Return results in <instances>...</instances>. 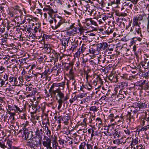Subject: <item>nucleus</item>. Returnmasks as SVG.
<instances>
[{"label":"nucleus","instance_id":"4","mask_svg":"<svg viewBox=\"0 0 149 149\" xmlns=\"http://www.w3.org/2000/svg\"><path fill=\"white\" fill-rule=\"evenodd\" d=\"M42 143L43 146L46 147L47 149H52L51 146L52 139L50 137L44 135L43 140Z\"/></svg>","mask_w":149,"mask_h":149},{"label":"nucleus","instance_id":"40","mask_svg":"<svg viewBox=\"0 0 149 149\" xmlns=\"http://www.w3.org/2000/svg\"><path fill=\"white\" fill-rule=\"evenodd\" d=\"M52 71H50V69L48 68L47 69H46L45 71L42 73V74L44 76V77H46L47 74H49L51 73Z\"/></svg>","mask_w":149,"mask_h":149},{"label":"nucleus","instance_id":"19","mask_svg":"<svg viewBox=\"0 0 149 149\" xmlns=\"http://www.w3.org/2000/svg\"><path fill=\"white\" fill-rule=\"evenodd\" d=\"M139 21L138 18H137V16L134 17L133 19L132 25L133 26H140V25L141 24V23L140 22H139Z\"/></svg>","mask_w":149,"mask_h":149},{"label":"nucleus","instance_id":"54","mask_svg":"<svg viewBox=\"0 0 149 149\" xmlns=\"http://www.w3.org/2000/svg\"><path fill=\"white\" fill-rule=\"evenodd\" d=\"M127 120H129L130 121V119L131 118L133 117V116H131V113L130 112H128L127 113V114L126 116Z\"/></svg>","mask_w":149,"mask_h":149},{"label":"nucleus","instance_id":"41","mask_svg":"<svg viewBox=\"0 0 149 149\" xmlns=\"http://www.w3.org/2000/svg\"><path fill=\"white\" fill-rule=\"evenodd\" d=\"M88 59H84V58H82V61L81 64V67H85L86 65V63L88 61Z\"/></svg>","mask_w":149,"mask_h":149},{"label":"nucleus","instance_id":"8","mask_svg":"<svg viewBox=\"0 0 149 149\" xmlns=\"http://www.w3.org/2000/svg\"><path fill=\"white\" fill-rule=\"evenodd\" d=\"M53 55L51 57L50 62H52V60H54V62H56L58 60L60 54L57 52L55 50H53L52 51Z\"/></svg>","mask_w":149,"mask_h":149},{"label":"nucleus","instance_id":"21","mask_svg":"<svg viewBox=\"0 0 149 149\" xmlns=\"http://www.w3.org/2000/svg\"><path fill=\"white\" fill-rule=\"evenodd\" d=\"M95 80H96V81H97L99 84L98 87H101V85L103 84V81L100 75H97Z\"/></svg>","mask_w":149,"mask_h":149},{"label":"nucleus","instance_id":"37","mask_svg":"<svg viewBox=\"0 0 149 149\" xmlns=\"http://www.w3.org/2000/svg\"><path fill=\"white\" fill-rule=\"evenodd\" d=\"M86 143L85 142H83L81 143L79 146V149H85L86 148Z\"/></svg>","mask_w":149,"mask_h":149},{"label":"nucleus","instance_id":"12","mask_svg":"<svg viewBox=\"0 0 149 149\" xmlns=\"http://www.w3.org/2000/svg\"><path fill=\"white\" fill-rule=\"evenodd\" d=\"M108 46V44L106 42H102L98 44L97 47L99 48V50H104L107 48Z\"/></svg>","mask_w":149,"mask_h":149},{"label":"nucleus","instance_id":"48","mask_svg":"<svg viewBox=\"0 0 149 149\" xmlns=\"http://www.w3.org/2000/svg\"><path fill=\"white\" fill-rule=\"evenodd\" d=\"M93 96V94H91L90 95L86 97L85 98L86 102H88L89 101H90L91 100H92V97Z\"/></svg>","mask_w":149,"mask_h":149},{"label":"nucleus","instance_id":"32","mask_svg":"<svg viewBox=\"0 0 149 149\" xmlns=\"http://www.w3.org/2000/svg\"><path fill=\"white\" fill-rule=\"evenodd\" d=\"M69 117L68 116H64L62 118V120L64 123L66 125H67L68 123Z\"/></svg>","mask_w":149,"mask_h":149},{"label":"nucleus","instance_id":"42","mask_svg":"<svg viewBox=\"0 0 149 149\" xmlns=\"http://www.w3.org/2000/svg\"><path fill=\"white\" fill-rule=\"evenodd\" d=\"M85 22L87 26H91V19L86 18L85 19Z\"/></svg>","mask_w":149,"mask_h":149},{"label":"nucleus","instance_id":"31","mask_svg":"<svg viewBox=\"0 0 149 149\" xmlns=\"http://www.w3.org/2000/svg\"><path fill=\"white\" fill-rule=\"evenodd\" d=\"M43 133H40L37 132H35L36 136H34L35 138H37V139H40L42 141V134Z\"/></svg>","mask_w":149,"mask_h":149},{"label":"nucleus","instance_id":"10","mask_svg":"<svg viewBox=\"0 0 149 149\" xmlns=\"http://www.w3.org/2000/svg\"><path fill=\"white\" fill-rule=\"evenodd\" d=\"M99 48L97 47H92L89 49V52L93 55H97L99 52Z\"/></svg>","mask_w":149,"mask_h":149},{"label":"nucleus","instance_id":"23","mask_svg":"<svg viewBox=\"0 0 149 149\" xmlns=\"http://www.w3.org/2000/svg\"><path fill=\"white\" fill-rule=\"evenodd\" d=\"M17 80V78L15 77H13L9 76L8 77V81L10 83H13L12 84H13V85L16 84Z\"/></svg>","mask_w":149,"mask_h":149},{"label":"nucleus","instance_id":"36","mask_svg":"<svg viewBox=\"0 0 149 149\" xmlns=\"http://www.w3.org/2000/svg\"><path fill=\"white\" fill-rule=\"evenodd\" d=\"M141 39V37H139L138 38H134L131 40V42L133 44L135 43V42L137 40L139 41H140Z\"/></svg>","mask_w":149,"mask_h":149},{"label":"nucleus","instance_id":"39","mask_svg":"<svg viewBox=\"0 0 149 149\" xmlns=\"http://www.w3.org/2000/svg\"><path fill=\"white\" fill-rule=\"evenodd\" d=\"M7 144H8V147H7V148L8 149H11V148H12L13 142L11 141L10 140L8 139L7 141Z\"/></svg>","mask_w":149,"mask_h":149},{"label":"nucleus","instance_id":"18","mask_svg":"<svg viewBox=\"0 0 149 149\" xmlns=\"http://www.w3.org/2000/svg\"><path fill=\"white\" fill-rule=\"evenodd\" d=\"M113 29L111 26H109L108 27L105 28V30L104 31L103 33L106 34V35H108L112 33L113 31Z\"/></svg>","mask_w":149,"mask_h":149},{"label":"nucleus","instance_id":"38","mask_svg":"<svg viewBox=\"0 0 149 149\" xmlns=\"http://www.w3.org/2000/svg\"><path fill=\"white\" fill-rule=\"evenodd\" d=\"M95 121L96 122V125L98 124V126H101L102 125V121L100 118H97L95 119Z\"/></svg>","mask_w":149,"mask_h":149},{"label":"nucleus","instance_id":"14","mask_svg":"<svg viewBox=\"0 0 149 149\" xmlns=\"http://www.w3.org/2000/svg\"><path fill=\"white\" fill-rule=\"evenodd\" d=\"M114 128L110 125H109L107 129V134H106V136H111L113 134V131H114Z\"/></svg>","mask_w":149,"mask_h":149},{"label":"nucleus","instance_id":"5","mask_svg":"<svg viewBox=\"0 0 149 149\" xmlns=\"http://www.w3.org/2000/svg\"><path fill=\"white\" fill-rule=\"evenodd\" d=\"M55 92L52 94V96L55 97L56 100H58V96L59 98L63 99L64 98V94L61 91L59 88L55 90Z\"/></svg>","mask_w":149,"mask_h":149},{"label":"nucleus","instance_id":"30","mask_svg":"<svg viewBox=\"0 0 149 149\" xmlns=\"http://www.w3.org/2000/svg\"><path fill=\"white\" fill-rule=\"evenodd\" d=\"M120 86L121 85L120 83L117 86V87H116L114 89V92L113 93L114 94L116 95L118 93V91L120 90V89H123Z\"/></svg>","mask_w":149,"mask_h":149},{"label":"nucleus","instance_id":"52","mask_svg":"<svg viewBox=\"0 0 149 149\" xmlns=\"http://www.w3.org/2000/svg\"><path fill=\"white\" fill-rule=\"evenodd\" d=\"M149 128V125H147L146 126H145L144 127H142L141 129H139V132L141 131H146Z\"/></svg>","mask_w":149,"mask_h":149},{"label":"nucleus","instance_id":"7","mask_svg":"<svg viewBox=\"0 0 149 149\" xmlns=\"http://www.w3.org/2000/svg\"><path fill=\"white\" fill-rule=\"evenodd\" d=\"M43 10L44 11L47 12V13L51 18H53V14L56 13L58 12L57 11H54L52 8L49 5L43 8Z\"/></svg>","mask_w":149,"mask_h":149},{"label":"nucleus","instance_id":"51","mask_svg":"<svg viewBox=\"0 0 149 149\" xmlns=\"http://www.w3.org/2000/svg\"><path fill=\"white\" fill-rule=\"evenodd\" d=\"M44 91L45 93L46 97H50V96H51V97H52V94L51 92L49 93H49H48V92H47V90L46 89H45Z\"/></svg>","mask_w":149,"mask_h":149},{"label":"nucleus","instance_id":"63","mask_svg":"<svg viewBox=\"0 0 149 149\" xmlns=\"http://www.w3.org/2000/svg\"><path fill=\"white\" fill-rule=\"evenodd\" d=\"M120 0H114L113 1L111 2V5L115 4L118 5L120 4Z\"/></svg>","mask_w":149,"mask_h":149},{"label":"nucleus","instance_id":"60","mask_svg":"<svg viewBox=\"0 0 149 149\" xmlns=\"http://www.w3.org/2000/svg\"><path fill=\"white\" fill-rule=\"evenodd\" d=\"M85 94L84 93H81L79 94L78 95L76 96L78 100H79V98H82L84 97L85 96Z\"/></svg>","mask_w":149,"mask_h":149},{"label":"nucleus","instance_id":"43","mask_svg":"<svg viewBox=\"0 0 149 149\" xmlns=\"http://www.w3.org/2000/svg\"><path fill=\"white\" fill-rule=\"evenodd\" d=\"M32 76L31 74H30L28 75H24V78L26 81H30L31 79L32 78Z\"/></svg>","mask_w":149,"mask_h":149},{"label":"nucleus","instance_id":"11","mask_svg":"<svg viewBox=\"0 0 149 149\" xmlns=\"http://www.w3.org/2000/svg\"><path fill=\"white\" fill-rule=\"evenodd\" d=\"M118 76L117 75L111 74L109 75L107 78L111 82H116L118 81Z\"/></svg>","mask_w":149,"mask_h":149},{"label":"nucleus","instance_id":"56","mask_svg":"<svg viewBox=\"0 0 149 149\" xmlns=\"http://www.w3.org/2000/svg\"><path fill=\"white\" fill-rule=\"evenodd\" d=\"M129 138H130V139H131V137L130 138L129 137H128L126 139V140L125 141H123V139H118L119 144H122V143H126V141H127V140Z\"/></svg>","mask_w":149,"mask_h":149},{"label":"nucleus","instance_id":"2","mask_svg":"<svg viewBox=\"0 0 149 149\" xmlns=\"http://www.w3.org/2000/svg\"><path fill=\"white\" fill-rule=\"evenodd\" d=\"M56 16L57 14H55L53 15V18H51L53 19L54 22V25L51 26L52 28L54 30L56 29L61 27L64 23V19L61 20L59 19L56 18Z\"/></svg>","mask_w":149,"mask_h":149},{"label":"nucleus","instance_id":"22","mask_svg":"<svg viewBox=\"0 0 149 149\" xmlns=\"http://www.w3.org/2000/svg\"><path fill=\"white\" fill-rule=\"evenodd\" d=\"M62 85V84L60 83L58 84H53L51 86L50 88L49 89V93L51 92L52 94L54 92H55V90L54 88L56 86H60Z\"/></svg>","mask_w":149,"mask_h":149},{"label":"nucleus","instance_id":"17","mask_svg":"<svg viewBox=\"0 0 149 149\" xmlns=\"http://www.w3.org/2000/svg\"><path fill=\"white\" fill-rule=\"evenodd\" d=\"M78 41L77 40L71 42V46L69 49L72 51H73L74 49H76V47L78 45Z\"/></svg>","mask_w":149,"mask_h":149},{"label":"nucleus","instance_id":"15","mask_svg":"<svg viewBox=\"0 0 149 149\" xmlns=\"http://www.w3.org/2000/svg\"><path fill=\"white\" fill-rule=\"evenodd\" d=\"M70 39V38H63L61 39L60 41L62 45L64 46L65 48L66 47V46H68V44Z\"/></svg>","mask_w":149,"mask_h":149},{"label":"nucleus","instance_id":"3","mask_svg":"<svg viewBox=\"0 0 149 149\" xmlns=\"http://www.w3.org/2000/svg\"><path fill=\"white\" fill-rule=\"evenodd\" d=\"M22 137L23 139L28 141L31 140L33 137V132L31 131H29L25 128H24L22 130Z\"/></svg>","mask_w":149,"mask_h":149},{"label":"nucleus","instance_id":"53","mask_svg":"<svg viewBox=\"0 0 149 149\" xmlns=\"http://www.w3.org/2000/svg\"><path fill=\"white\" fill-rule=\"evenodd\" d=\"M89 63L94 68L96 67V65L95 62L93 60H91L89 61Z\"/></svg>","mask_w":149,"mask_h":149},{"label":"nucleus","instance_id":"57","mask_svg":"<svg viewBox=\"0 0 149 149\" xmlns=\"http://www.w3.org/2000/svg\"><path fill=\"white\" fill-rule=\"evenodd\" d=\"M146 83V80H143V81H141L140 82H139V85L141 87H143V85L145 84Z\"/></svg>","mask_w":149,"mask_h":149},{"label":"nucleus","instance_id":"9","mask_svg":"<svg viewBox=\"0 0 149 149\" xmlns=\"http://www.w3.org/2000/svg\"><path fill=\"white\" fill-rule=\"evenodd\" d=\"M27 145L31 149H37L38 147L34 142L33 139H31V140L28 141L27 142Z\"/></svg>","mask_w":149,"mask_h":149},{"label":"nucleus","instance_id":"35","mask_svg":"<svg viewBox=\"0 0 149 149\" xmlns=\"http://www.w3.org/2000/svg\"><path fill=\"white\" fill-rule=\"evenodd\" d=\"M120 133L118 130H117L115 129L114 130V132H113V134L112 135L115 138L119 137L120 136Z\"/></svg>","mask_w":149,"mask_h":149},{"label":"nucleus","instance_id":"49","mask_svg":"<svg viewBox=\"0 0 149 149\" xmlns=\"http://www.w3.org/2000/svg\"><path fill=\"white\" fill-rule=\"evenodd\" d=\"M98 60L99 62H100L104 63L105 60V58L104 57L102 56L98 58Z\"/></svg>","mask_w":149,"mask_h":149},{"label":"nucleus","instance_id":"24","mask_svg":"<svg viewBox=\"0 0 149 149\" xmlns=\"http://www.w3.org/2000/svg\"><path fill=\"white\" fill-rule=\"evenodd\" d=\"M28 107L29 108V111H30L31 113H36L35 104H31L29 105Z\"/></svg>","mask_w":149,"mask_h":149},{"label":"nucleus","instance_id":"55","mask_svg":"<svg viewBox=\"0 0 149 149\" xmlns=\"http://www.w3.org/2000/svg\"><path fill=\"white\" fill-rule=\"evenodd\" d=\"M35 106L36 113L37 112L40 111V105H38V104H35Z\"/></svg>","mask_w":149,"mask_h":149},{"label":"nucleus","instance_id":"20","mask_svg":"<svg viewBox=\"0 0 149 149\" xmlns=\"http://www.w3.org/2000/svg\"><path fill=\"white\" fill-rule=\"evenodd\" d=\"M114 13L116 15L119 17L122 16L124 17L127 15V14L126 13L121 12L118 10H115L114 11Z\"/></svg>","mask_w":149,"mask_h":149},{"label":"nucleus","instance_id":"64","mask_svg":"<svg viewBox=\"0 0 149 149\" xmlns=\"http://www.w3.org/2000/svg\"><path fill=\"white\" fill-rule=\"evenodd\" d=\"M26 114L23 113V114L19 116V118L24 120H26Z\"/></svg>","mask_w":149,"mask_h":149},{"label":"nucleus","instance_id":"45","mask_svg":"<svg viewBox=\"0 0 149 149\" xmlns=\"http://www.w3.org/2000/svg\"><path fill=\"white\" fill-rule=\"evenodd\" d=\"M89 109L90 111L97 112L98 110V108L95 106H94L91 107Z\"/></svg>","mask_w":149,"mask_h":149},{"label":"nucleus","instance_id":"47","mask_svg":"<svg viewBox=\"0 0 149 149\" xmlns=\"http://www.w3.org/2000/svg\"><path fill=\"white\" fill-rule=\"evenodd\" d=\"M121 85V86L122 88H126L127 86V82H122L120 83Z\"/></svg>","mask_w":149,"mask_h":149},{"label":"nucleus","instance_id":"44","mask_svg":"<svg viewBox=\"0 0 149 149\" xmlns=\"http://www.w3.org/2000/svg\"><path fill=\"white\" fill-rule=\"evenodd\" d=\"M88 122L89 123L91 124L94 123L95 118L94 116H91L88 119Z\"/></svg>","mask_w":149,"mask_h":149},{"label":"nucleus","instance_id":"46","mask_svg":"<svg viewBox=\"0 0 149 149\" xmlns=\"http://www.w3.org/2000/svg\"><path fill=\"white\" fill-rule=\"evenodd\" d=\"M86 148L87 149H94L93 146V143L91 144L86 143Z\"/></svg>","mask_w":149,"mask_h":149},{"label":"nucleus","instance_id":"25","mask_svg":"<svg viewBox=\"0 0 149 149\" xmlns=\"http://www.w3.org/2000/svg\"><path fill=\"white\" fill-rule=\"evenodd\" d=\"M32 139H33L34 142L36 143V144L38 147H40L41 146L42 141L34 136L32 138Z\"/></svg>","mask_w":149,"mask_h":149},{"label":"nucleus","instance_id":"34","mask_svg":"<svg viewBox=\"0 0 149 149\" xmlns=\"http://www.w3.org/2000/svg\"><path fill=\"white\" fill-rule=\"evenodd\" d=\"M146 15L145 14H140L137 18H138V19L139 21H142L145 20L146 19Z\"/></svg>","mask_w":149,"mask_h":149},{"label":"nucleus","instance_id":"1","mask_svg":"<svg viewBox=\"0 0 149 149\" xmlns=\"http://www.w3.org/2000/svg\"><path fill=\"white\" fill-rule=\"evenodd\" d=\"M138 110L140 113H144L147 107V104L145 103L140 102H136L134 103L132 106Z\"/></svg>","mask_w":149,"mask_h":149},{"label":"nucleus","instance_id":"26","mask_svg":"<svg viewBox=\"0 0 149 149\" xmlns=\"http://www.w3.org/2000/svg\"><path fill=\"white\" fill-rule=\"evenodd\" d=\"M44 127H45L44 130L46 134L48 137H50L51 134V130L49 129L48 127L47 126L46 124H45V125Z\"/></svg>","mask_w":149,"mask_h":149},{"label":"nucleus","instance_id":"58","mask_svg":"<svg viewBox=\"0 0 149 149\" xmlns=\"http://www.w3.org/2000/svg\"><path fill=\"white\" fill-rule=\"evenodd\" d=\"M142 76L143 77L146 78L149 76V71L145 72L142 73Z\"/></svg>","mask_w":149,"mask_h":149},{"label":"nucleus","instance_id":"13","mask_svg":"<svg viewBox=\"0 0 149 149\" xmlns=\"http://www.w3.org/2000/svg\"><path fill=\"white\" fill-rule=\"evenodd\" d=\"M13 108L10 109V111L14 110L15 112L17 113L18 114H19L20 113H22L23 112L24 110L23 108H20L15 105H14Z\"/></svg>","mask_w":149,"mask_h":149},{"label":"nucleus","instance_id":"59","mask_svg":"<svg viewBox=\"0 0 149 149\" xmlns=\"http://www.w3.org/2000/svg\"><path fill=\"white\" fill-rule=\"evenodd\" d=\"M133 114L132 116L133 117V116H136L137 117L138 115V112H139L138 111V110H137L136 109L135 110L133 111Z\"/></svg>","mask_w":149,"mask_h":149},{"label":"nucleus","instance_id":"50","mask_svg":"<svg viewBox=\"0 0 149 149\" xmlns=\"http://www.w3.org/2000/svg\"><path fill=\"white\" fill-rule=\"evenodd\" d=\"M37 26H36L34 29L33 32L34 33H36L39 31V33H40V29L39 28V26L36 25Z\"/></svg>","mask_w":149,"mask_h":149},{"label":"nucleus","instance_id":"61","mask_svg":"<svg viewBox=\"0 0 149 149\" xmlns=\"http://www.w3.org/2000/svg\"><path fill=\"white\" fill-rule=\"evenodd\" d=\"M84 87L85 88H87L88 90H90L92 88V86L88 83L87 85H86Z\"/></svg>","mask_w":149,"mask_h":149},{"label":"nucleus","instance_id":"28","mask_svg":"<svg viewBox=\"0 0 149 149\" xmlns=\"http://www.w3.org/2000/svg\"><path fill=\"white\" fill-rule=\"evenodd\" d=\"M135 30L137 33L138 35H139L140 37L142 38V35L141 33V28L140 27V26H136L135 27Z\"/></svg>","mask_w":149,"mask_h":149},{"label":"nucleus","instance_id":"33","mask_svg":"<svg viewBox=\"0 0 149 149\" xmlns=\"http://www.w3.org/2000/svg\"><path fill=\"white\" fill-rule=\"evenodd\" d=\"M118 94L122 95L124 96H126L128 94L126 90L124 88L120 89V90L118 91Z\"/></svg>","mask_w":149,"mask_h":149},{"label":"nucleus","instance_id":"29","mask_svg":"<svg viewBox=\"0 0 149 149\" xmlns=\"http://www.w3.org/2000/svg\"><path fill=\"white\" fill-rule=\"evenodd\" d=\"M74 65V63L73 62H70L69 64L65 68V69L68 71L69 70H72L73 69V67Z\"/></svg>","mask_w":149,"mask_h":149},{"label":"nucleus","instance_id":"6","mask_svg":"<svg viewBox=\"0 0 149 149\" xmlns=\"http://www.w3.org/2000/svg\"><path fill=\"white\" fill-rule=\"evenodd\" d=\"M68 4L66 3L65 4H64L63 6V8L64 12L68 15H70L72 12V7L71 6V5L68 2Z\"/></svg>","mask_w":149,"mask_h":149},{"label":"nucleus","instance_id":"27","mask_svg":"<svg viewBox=\"0 0 149 149\" xmlns=\"http://www.w3.org/2000/svg\"><path fill=\"white\" fill-rule=\"evenodd\" d=\"M138 143V138L137 137H136L135 139L132 138L131 143L130 146H131V147H132V146H134L136 145Z\"/></svg>","mask_w":149,"mask_h":149},{"label":"nucleus","instance_id":"16","mask_svg":"<svg viewBox=\"0 0 149 149\" xmlns=\"http://www.w3.org/2000/svg\"><path fill=\"white\" fill-rule=\"evenodd\" d=\"M117 118H119V117L117 116H115L113 114H111L108 116V120L110 121L112 124H114V121L115 119H116Z\"/></svg>","mask_w":149,"mask_h":149},{"label":"nucleus","instance_id":"62","mask_svg":"<svg viewBox=\"0 0 149 149\" xmlns=\"http://www.w3.org/2000/svg\"><path fill=\"white\" fill-rule=\"evenodd\" d=\"M51 36L50 35H47L45 34H43V38L44 40H47L48 39L51 38Z\"/></svg>","mask_w":149,"mask_h":149}]
</instances>
